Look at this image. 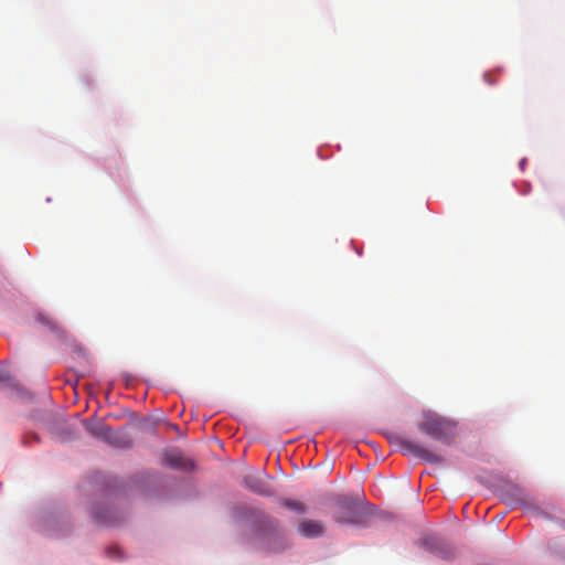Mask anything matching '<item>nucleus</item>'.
Masks as SVG:
<instances>
[{"label": "nucleus", "instance_id": "1", "mask_svg": "<svg viewBox=\"0 0 565 565\" xmlns=\"http://www.w3.org/2000/svg\"><path fill=\"white\" fill-rule=\"evenodd\" d=\"M454 427L455 425L450 420L435 413L424 414L417 425L419 431L441 441H448L449 438L452 437Z\"/></svg>", "mask_w": 565, "mask_h": 565}, {"label": "nucleus", "instance_id": "2", "mask_svg": "<svg viewBox=\"0 0 565 565\" xmlns=\"http://www.w3.org/2000/svg\"><path fill=\"white\" fill-rule=\"evenodd\" d=\"M502 500L511 509L532 508L534 499L531 494L518 484H508L502 491Z\"/></svg>", "mask_w": 565, "mask_h": 565}, {"label": "nucleus", "instance_id": "3", "mask_svg": "<svg viewBox=\"0 0 565 565\" xmlns=\"http://www.w3.org/2000/svg\"><path fill=\"white\" fill-rule=\"evenodd\" d=\"M398 446L405 455L413 456L414 458H418L423 461L430 463H439L443 461V458L439 455L409 438H399Z\"/></svg>", "mask_w": 565, "mask_h": 565}, {"label": "nucleus", "instance_id": "4", "mask_svg": "<svg viewBox=\"0 0 565 565\" xmlns=\"http://www.w3.org/2000/svg\"><path fill=\"white\" fill-rule=\"evenodd\" d=\"M338 507L341 509V514L337 518L339 522L354 523L358 520L356 500L349 495H341L337 501Z\"/></svg>", "mask_w": 565, "mask_h": 565}, {"label": "nucleus", "instance_id": "5", "mask_svg": "<svg viewBox=\"0 0 565 565\" xmlns=\"http://www.w3.org/2000/svg\"><path fill=\"white\" fill-rule=\"evenodd\" d=\"M423 545L444 559H450L455 556L454 547L438 537H427L424 540Z\"/></svg>", "mask_w": 565, "mask_h": 565}, {"label": "nucleus", "instance_id": "6", "mask_svg": "<svg viewBox=\"0 0 565 565\" xmlns=\"http://www.w3.org/2000/svg\"><path fill=\"white\" fill-rule=\"evenodd\" d=\"M163 461L170 468L175 470L190 471L193 469V463L184 458L183 455L178 450L166 451Z\"/></svg>", "mask_w": 565, "mask_h": 565}, {"label": "nucleus", "instance_id": "7", "mask_svg": "<svg viewBox=\"0 0 565 565\" xmlns=\"http://www.w3.org/2000/svg\"><path fill=\"white\" fill-rule=\"evenodd\" d=\"M298 530L305 537H317L323 534L324 526L319 521L303 520L299 523Z\"/></svg>", "mask_w": 565, "mask_h": 565}, {"label": "nucleus", "instance_id": "8", "mask_svg": "<svg viewBox=\"0 0 565 565\" xmlns=\"http://www.w3.org/2000/svg\"><path fill=\"white\" fill-rule=\"evenodd\" d=\"M244 483L248 489H250L252 491H254L256 493H259V494L266 493V484L264 483V481L262 479H259L258 477H256L254 475L246 476L244 478Z\"/></svg>", "mask_w": 565, "mask_h": 565}, {"label": "nucleus", "instance_id": "9", "mask_svg": "<svg viewBox=\"0 0 565 565\" xmlns=\"http://www.w3.org/2000/svg\"><path fill=\"white\" fill-rule=\"evenodd\" d=\"M89 433L105 441H107V438L113 437V429L109 426L103 425V424H96L88 427Z\"/></svg>", "mask_w": 565, "mask_h": 565}, {"label": "nucleus", "instance_id": "10", "mask_svg": "<svg viewBox=\"0 0 565 565\" xmlns=\"http://www.w3.org/2000/svg\"><path fill=\"white\" fill-rule=\"evenodd\" d=\"M107 441L117 447H129L131 446V439L124 433L115 431L113 429V437L107 438Z\"/></svg>", "mask_w": 565, "mask_h": 565}, {"label": "nucleus", "instance_id": "11", "mask_svg": "<svg viewBox=\"0 0 565 565\" xmlns=\"http://www.w3.org/2000/svg\"><path fill=\"white\" fill-rule=\"evenodd\" d=\"M0 382L8 385L12 382V376L9 369L2 364H0Z\"/></svg>", "mask_w": 565, "mask_h": 565}, {"label": "nucleus", "instance_id": "12", "mask_svg": "<svg viewBox=\"0 0 565 565\" xmlns=\"http://www.w3.org/2000/svg\"><path fill=\"white\" fill-rule=\"evenodd\" d=\"M36 320L45 326H49L51 327L52 326V321L51 319L45 315V313H38L36 315Z\"/></svg>", "mask_w": 565, "mask_h": 565}, {"label": "nucleus", "instance_id": "13", "mask_svg": "<svg viewBox=\"0 0 565 565\" xmlns=\"http://www.w3.org/2000/svg\"><path fill=\"white\" fill-rule=\"evenodd\" d=\"M95 519H96V520H97V522H99V523L107 524V525L111 524V521H110V520H108L107 518L103 516V515H102V514H99V513H96Z\"/></svg>", "mask_w": 565, "mask_h": 565}, {"label": "nucleus", "instance_id": "14", "mask_svg": "<svg viewBox=\"0 0 565 565\" xmlns=\"http://www.w3.org/2000/svg\"><path fill=\"white\" fill-rule=\"evenodd\" d=\"M286 505L292 509H301V505L297 502H288Z\"/></svg>", "mask_w": 565, "mask_h": 565}, {"label": "nucleus", "instance_id": "15", "mask_svg": "<svg viewBox=\"0 0 565 565\" xmlns=\"http://www.w3.org/2000/svg\"><path fill=\"white\" fill-rule=\"evenodd\" d=\"M108 552H109V554H111V553L119 554L120 553V551L118 548H110Z\"/></svg>", "mask_w": 565, "mask_h": 565}]
</instances>
